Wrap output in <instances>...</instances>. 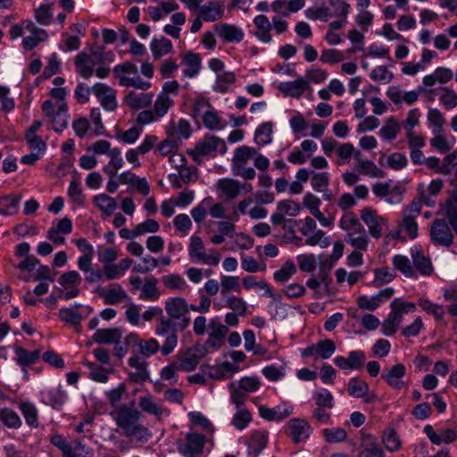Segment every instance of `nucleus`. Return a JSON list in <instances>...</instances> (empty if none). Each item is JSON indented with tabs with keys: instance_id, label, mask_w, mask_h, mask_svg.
I'll return each instance as SVG.
<instances>
[{
	"instance_id": "cd10ccee",
	"label": "nucleus",
	"mask_w": 457,
	"mask_h": 457,
	"mask_svg": "<svg viewBox=\"0 0 457 457\" xmlns=\"http://www.w3.org/2000/svg\"><path fill=\"white\" fill-rule=\"evenodd\" d=\"M329 272L328 270L321 268L319 274L316 277H312L306 281V286L314 291V298H320L321 293L319 291L321 286H324V289L328 291L329 287Z\"/></svg>"
},
{
	"instance_id": "6e6d98bb",
	"label": "nucleus",
	"mask_w": 457,
	"mask_h": 457,
	"mask_svg": "<svg viewBox=\"0 0 457 457\" xmlns=\"http://www.w3.org/2000/svg\"><path fill=\"white\" fill-rule=\"evenodd\" d=\"M345 241L354 249L366 251L369 245V237L365 231L356 235H346Z\"/></svg>"
},
{
	"instance_id": "c9c22d12",
	"label": "nucleus",
	"mask_w": 457,
	"mask_h": 457,
	"mask_svg": "<svg viewBox=\"0 0 457 457\" xmlns=\"http://www.w3.org/2000/svg\"><path fill=\"white\" fill-rule=\"evenodd\" d=\"M93 204L106 216L112 215L117 208L115 199L106 194L96 195Z\"/></svg>"
},
{
	"instance_id": "7c9ffc66",
	"label": "nucleus",
	"mask_w": 457,
	"mask_h": 457,
	"mask_svg": "<svg viewBox=\"0 0 457 457\" xmlns=\"http://www.w3.org/2000/svg\"><path fill=\"white\" fill-rule=\"evenodd\" d=\"M358 457H385V454L383 450L378 446L375 438L367 435L362 437L361 450Z\"/></svg>"
},
{
	"instance_id": "6e6552de",
	"label": "nucleus",
	"mask_w": 457,
	"mask_h": 457,
	"mask_svg": "<svg viewBox=\"0 0 457 457\" xmlns=\"http://www.w3.org/2000/svg\"><path fill=\"white\" fill-rule=\"evenodd\" d=\"M421 212V201L412 200L403 211V220L400 224L410 238L414 239L418 236V223L416 219Z\"/></svg>"
},
{
	"instance_id": "a878e982",
	"label": "nucleus",
	"mask_w": 457,
	"mask_h": 457,
	"mask_svg": "<svg viewBox=\"0 0 457 457\" xmlns=\"http://www.w3.org/2000/svg\"><path fill=\"white\" fill-rule=\"evenodd\" d=\"M215 30L227 42H240L244 37V32L240 28L228 23L216 25Z\"/></svg>"
},
{
	"instance_id": "412c9836",
	"label": "nucleus",
	"mask_w": 457,
	"mask_h": 457,
	"mask_svg": "<svg viewBox=\"0 0 457 457\" xmlns=\"http://www.w3.org/2000/svg\"><path fill=\"white\" fill-rule=\"evenodd\" d=\"M138 407L142 411L154 415L157 420H161L162 414L166 411L165 408L162 404L158 403L154 397L150 394H146L139 397Z\"/></svg>"
},
{
	"instance_id": "58836bf2",
	"label": "nucleus",
	"mask_w": 457,
	"mask_h": 457,
	"mask_svg": "<svg viewBox=\"0 0 457 457\" xmlns=\"http://www.w3.org/2000/svg\"><path fill=\"white\" fill-rule=\"evenodd\" d=\"M110 162L104 167V171L112 179L116 175L118 170L123 165V160L121 157V152L119 148H112V152L108 154Z\"/></svg>"
},
{
	"instance_id": "de8ad7c7",
	"label": "nucleus",
	"mask_w": 457,
	"mask_h": 457,
	"mask_svg": "<svg viewBox=\"0 0 457 457\" xmlns=\"http://www.w3.org/2000/svg\"><path fill=\"white\" fill-rule=\"evenodd\" d=\"M0 421L11 428H18L21 426L19 415L10 408L0 409Z\"/></svg>"
},
{
	"instance_id": "4468645a",
	"label": "nucleus",
	"mask_w": 457,
	"mask_h": 457,
	"mask_svg": "<svg viewBox=\"0 0 457 457\" xmlns=\"http://www.w3.org/2000/svg\"><path fill=\"white\" fill-rule=\"evenodd\" d=\"M208 327L210 332L204 345L206 346L207 350L208 348L217 350L224 344L225 337L228 333V328L226 325L220 324L215 319L210 320Z\"/></svg>"
},
{
	"instance_id": "8fccbe9b",
	"label": "nucleus",
	"mask_w": 457,
	"mask_h": 457,
	"mask_svg": "<svg viewBox=\"0 0 457 457\" xmlns=\"http://www.w3.org/2000/svg\"><path fill=\"white\" fill-rule=\"evenodd\" d=\"M325 440L330 444L344 442L347 438L346 431L339 427H333L322 430Z\"/></svg>"
},
{
	"instance_id": "4c0bfd02",
	"label": "nucleus",
	"mask_w": 457,
	"mask_h": 457,
	"mask_svg": "<svg viewBox=\"0 0 457 457\" xmlns=\"http://www.w3.org/2000/svg\"><path fill=\"white\" fill-rule=\"evenodd\" d=\"M273 124L270 121L263 122L255 130L254 141L260 146H264L272 141Z\"/></svg>"
},
{
	"instance_id": "a19ab883",
	"label": "nucleus",
	"mask_w": 457,
	"mask_h": 457,
	"mask_svg": "<svg viewBox=\"0 0 457 457\" xmlns=\"http://www.w3.org/2000/svg\"><path fill=\"white\" fill-rule=\"evenodd\" d=\"M184 64L187 68L183 71L185 77H195L200 71L201 60L198 54L194 53H187L183 59Z\"/></svg>"
},
{
	"instance_id": "39448f33",
	"label": "nucleus",
	"mask_w": 457,
	"mask_h": 457,
	"mask_svg": "<svg viewBox=\"0 0 457 457\" xmlns=\"http://www.w3.org/2000/svg\"><path fill=\"white\" fill-rule=\"evenodd\" d=\"M155 334L163 337L161 353L163 356L171 353L178 345V329L175 322L170 318L161 317L155 328Z\"/></svg>"
},
{
	"instance_id": "2eb2a0df",
	"label": "nucleus",
	"mask_w": 457,
	"mask_h": 457,
	"mask_svg": "<svg viewBox=\"0 0 457 457\" xmlns=\"http://www.w3.org/2000/svg\"><path fill=\"white\" fill-rule=\"evenodd\" d=\"M92 90L106 111L112 112L117 108L116 92L111 87L96 83Z\"/></svg>"
},
{
	"instance_id": "69168bd1",
	"label": "nucleus",
	"mask_w": 457,
	"mask_h": 457,
	"mask_svg": "<svg viewBox=\"0 0 457 457\" xmlns=\"http://www.w3.org/2000/svg\"><path fill=\"white\" fill-rule=\"evenodd\" d=\"M277 211L285 216L295 217L300 212V205L294 200H282L278 203Z\"/></svg>"
},
{
	"instance_id": "3c124183",
	"label": "nucleus",
	"mask_w": 457,
	"mask_h": 457,
	"mask_svg": "<svg viewBox=\"0 0 457 457\" xmlns=\"http://www.w3.org/2000/svg\"><path fill=\"white\" fill-rule=\"evenodd\" d=\"M428 120L433 127V134H439L443 131L445 118L443 113L436 108H430L428 112Z\"/></svg>"
},
{
	"instance_id": "20e7f679",
	"label": "nucleus",
	"mask_w": 457,
	"mask_h": 457,
	"mask_svg": "<svg viewBox=\"0 0 457 457\" xmlns=\"http://www.w3.org/2000/svg\"><path fill=\"white\" fill-rule=\"evenodd\" d=\"M257 154V149L247 145H241L235 150L232 158V171L234 175L239 176L245 179H253L256 176L253 168L246 167L249 160Z\"/></svg>"
},
{
	"instance_id": "37998d69",
	"label": "nucleus",
	"mask_w": 457,
	"mask_h": 457,
	"mask_svg": "<svg viewBox=\"0 0 457 457\" xmlns=\"http://www.w3.org/2000/svg\"><path fill=\"white\" fill-rule=\"evenodd\" d=\"M400 130V123L395 117L391 116L386 120L384 126L380 129V135L384 139L393 140L397 137Z\"/></svg>"
},
{
	"instance_id": "72a5a7b5",
	"label": "nucleus",
	"mask_w": 457,
	"mask_h": 457,
	"mask_svg": "<svg viewBox=\"0 0 457 457\" xmlns=\"http://www.w3.org/2000/svg\"><path fill=\"white\" fill-rule=\"evenodd\" d=\"M268 440L264 431H254L248 441L249 453L256 457L265 447Z\"/></svg>"
},
{
	"instance_id": "ddd939ff",
	"label": "nucleus",
	"mask_w": 457,
	"mask_h": 457,
	"mask_svg": "<svg viewBox=\"0 0 457 457\" xmlns=\"http://www.w3.org/2000/svg\"><path fill=\"white\" fill-rule=\"evenodd\" d=\"M361 219L367 225L369 233L374 238L381 237L383 228L386 227V220L378 215L370 207L363 208L361 212Z\"/></svg>"
},
{
	"instance_id": "680f3d73",
	"label": "nucleus",
	"mask_w": 457,
	"mask_h": 457,
	"mask_svg": "<svg viewBox=\"0 0 457 457\" xmlns=\"http://www.w3.org/2000/svg\"><path fill=\"white\" fill-rule=\"evenodd\" d=\"M212 197H205L200 204L191 210V215L196 223H201L206 217L207 208L212 204Z\"/></svg>"
},
{
	"instance_id": "2f4dec72",
	"label": "nucleus",
	"mask_w": 457,
	"mask_h": 457,
	"mask_svg": "<svg viewBox=\"0 0 457 457\" xmlns=\"http://www.w3.org/2000/svg\"><path fill=\"white\" fill-rule=\"evenodd\" d=\"M445 214L457 234V187L454 188L444 205Z\"/></svg>"
},
{
	"instance_id": "9d476101",
	"label": "nucleus",
	"mask_w": 457,
	"mask_h": 457,
	"mask_svg": "<svg viewBox=\"0 0 457 457\" xmlns=\"http://www.w3.org/2000/svg\"><path fill=\"white\" fill-rule=\"evenodd\" d=\"M217 192L220 196L227 200L237 198L241 192L250 193L253 191V186L250 183H241L233 179H220L216 183Z\"/></svg>"
},
{
	"instance_id": "0eeeda50",
	"label": "nucleus",
	"mask_w": 457,
	"mask_h": 457,
	"mask_svg": "<svg viewBox=\"0 0 457 457\" xmlns=\"http://www.w3.org/2000/svg\"><path fill=\"white\" fill-rule=\"evenodd\" d=\"M431 242L437 246L449 248L453 244V234L448 223L443 219H436L430 226Z\"/></svg>"
},
{
	"instance_id": "bf43d9fd",
	"label": "nucleus",
	"mask_w": 457,
	"mask_h": 457,
	"mask_svg": "<svg viewBox=\"0 0 457 457\" xmlns=\"http://www.w3.org/2000/svg\"><path fill=\"white\" fill-rule=\"evenodd\" d=\"M311 184L312 188L319 191H325L328 188L329 174L326 171L323 172H312Z\"/></svg>"
},
{
	"instance_id": "b1692460",
	"label": "nucleus",
	"mask_w": 457,
	"mask_h": 457,
	"mask_svg": "<svg viewBox=\"0 0 457 457\" xmlns=\"http://www.w3.org/2000/svg\"><path fill=\"white\" fill-rule=\"evenodd\" d=\"M308 86L309 84L304 79L299 78L295 81L280 83L278 90L291 97L299 98L308 88Z\"/></svg>"
},
{
	"instance_id": "052dcab7",
	"label": "nucleus",
	"mask_w": 457,
	"mask_h": 457,
	"mask_svg": "<svg viewBox=\"0 0 457 457\" xmlns=\"http://www.w3.org/2000/svg\"><path fill=\"white\" fill-rule=\"evenodd\" d=\"M452 173H457V154L452 153L447 154L442 161L440 165L439 174L441 175H451Z\"/></svg>"
},
{
	"instance_id": "864d4df0",
	"label": "nucleus",
	"mask_w": 457,
	"mask_h": 457,
	"mask_svg": "<svg viewBox=\"0 0 457 457\" xmlns=\"http://www.w3.org/2000/svg\"><path fill=\"white\" fill-rule=\"evenodd\" d=\"M313 400L316 406L325 407L327 409H332L334 407V397L332 394L325 388H320L314 392Z\"/></svg>"
},
{
	"instance_id": "a18cd8bd",
	"label": "nucleus",
	"mask_w": 457,
	"mask_h": 457,
	"mask_svg": "<svg viewBox=\"0 0 457 457\" xmlns=\"http://www.w3.org/2000/svg\"><path fill=\"white\" fill-rule=\"evenodd\" d=\"M355 170L361 174L370 176L371 178L382 179L386 173L379 169L372 161L365 160L361 162L359 166H355Z\"/></svg>"
},
{
	"instance_id": "13d9d810",
	"label": "nucleus",
	"mask_w": 457,
	"mask_h": 457,
	"mask_svg": "<svg viewBox=\"0 0 457 457\" xmlns=\"http://www.w3.org/2000/svg\"><path fill=\"white\" fill-rule=\"evenodd\" d=\"M394 267L401 271L405 277L411 278L414 276V271L410 260L403 255H395L393 258Z\"/></svg>"
},
{
	"instance_id": "423d86ee",
	"label": "nucleus",
	"mask_w": 457,
	"mask_h": 457,
	"mask_svg": "<svg viewBox=\"0 0 457 457\" xmlns=\"http://www.w3.org/2000/svg\"><path fill=\"white\" fill-rule=\"evenodd\" d=\"M226 149L225 142L215 137H205L203 141L197 143L194 149L188 150L187 154L192 156L195 162L200 163L201 157L212 154L217 151L224 153Z\"/></svg>"
},
{
	"instance_id": "473e14b6",
	"label": "nucleus",
	"mask_w": 457,
	"mask_h": 457,
	"mask_svg": "<svg viewBox=\"0 0 457 457\" xmlns=\"http://www.w3.org/2000/svg\"><path fill=\"white\" fill-rule=\"evenodd\" d=\"M153 56L155 60L161 59L162 56L172 52L173 46L170 39L161 37L154 38L150 44Z\"/></svg>"
},
{
	"instance_id": "603ef678",
	"label": "nucleus",
	"mask_w": 457,
	"mask_h": 457,
	"mask_svg": "<svg viewBox=\"0 0 457 457\" xmlns=\"http://www.w3.org/2000/svg\"><path fill=\"white\" fill-rule=\"evenodd\" d=\"M163 285L171 290L184 291L187 287L185 279L178 274H169L162 278Z\"/></svg>"
},
{
	"instance_id": "c03bdc74",
	"label": "nucleus",
	"mask_w": 457,
	"mask_h": 457,
	"mask_svg": "<svg viewBox=\"0 0 457 457\" xmlns=\"http://www.w3.org/2000/svg\"><path fill=\"white\" fill-rule=\"evenodd\" d=\"M369 389L368 383L358 378H352L348 383L347 392L353 397L361 398L367 395Z\"/></svg>"
},
{
	"instance_id": "aec40b11",
	"label": "nucleus",
	"mask_w": 457,
	"mask_h": 457,
	"mask_svg": "<svg viewBox=\"0 0 457 457\" xmlns=\"http://www.w3.org/2000/svg\"><path fill=\"white\" fill-rule=\"evenodd\" d=\"M406 369L402 363L392 366L386 373L382 374V378L395 389L400 390L403 386V377L405 376Z\"/></svg>"
},
{
	"instance_id": "ea45409f",
	"label": "nucleus",
	"mask_w": 457,
	"mask_h": 457,
	"mask_svg": "<svg viewBox=\"0 0 457 457\" xmlns=\"http://www.w3.org/2000/svg\"><path fill=\"white\" fill-rule=\"evenodd\" d=\"M21 195H4L0 197V214L13 215L17 213Z\"/></svg>"
},
{
	"instance_id": "5701e85b",
	"label": "nucleus",
	"mask_w": 457,
	"mask_h": 457,
	"mask_svg": "<svg viewBox=\"0 0 457 457\" xmlns=\"http://www.w3.org/2000/svg\"><path fill=\"white\" fill-rule=\"evenodd\" d=\"M154 98L153 93H137L130 91L124 98L125 104L131 109L138 110L149 106Z\"/></svg>"
},
{
	"instance_id": "4d7b16f0",
	"label": "nucleus",
	"mask_w": 457,
	"mask_h": 457,
	"mask_svg": "<svg viewBox=\"0 0 457 457\" xmlns=\"http://www.w3.org/2000/svg\"><path fill=\"white\" fill-rule=\"evenodd\" d=\"M81 307V304H75L72 308H62L59 310V318L71 325L76 321H81L83 317L78 312V309Z\"/></svg>"
},
{
	"instance_id": "6ab92c4d",
	"label": "nucleus",
	"mask_w": 457,
	"mask_h": 457,
	"mask_svg": "<svg viewBox=\"0 0 457 457\" xmlns=\"http://www.w3.org/2000/svg\"><path fill=\"white\" fill-rule=\"evenodd\" d=\"M165 130L167 136L175 138L180 144L183 139H187L192 133L190 123L184 119H180L178 123L170 122L166 126Z\"/></svg>"
},
{
	"instance_id": "a211bd4d",
	"label": "nucleus",
	"mask_w": 457,
	"mask_h": 457,
	"mask_svg": "<svg viewBox=\"0 0 457 457\" xmlns=\"http://www.w3.org/2000/svg\"><path fill=\"white\" fill-rule=\"evenodd\" d=\"M258 411L262 419L269 421H278L290 416L294 408L291 405H278L275 408L261 405Z\"/></svg>"
},
{
	"instance_id": "f704fd0d",
	"label": "nucleus",
	"mask_w": 457,
	"mask_h": 457,
	"mask_svg": "<svg viewBox=\"0 0 457 457\" xmlns=\"http://www.w3.org/2000/svg\"><path fill=\"white\" fill-rule=\"evenodd\" d=\"M129 365L136 369V372L130 374V379L134 382L145 381L148 378L146 363L135 354L129 359Z\"/></svg>"
},
{
	"instance_id": "393cba45",
	"label": "nucleus",
	"mask_w": 457,
	"mask_h": 457,
	"mask_svg": "<svg viewBox=\"0 0 457 457\" xmlns=\"http://www.w3.org/2000/svg\"><path fill=\"white\" fill-rule=\"evenodd\" d=\"M122 337V330L119 328L96 329L93 340L98 344L110 345L117 343Z\"/></svg>"
},
{
	"instance_id": "338daca9",
	"label": "nucleus",
	"mask_w": 457,
	"mask_h": 457,
	"mask_svg": "<svg viewBox=\"0 0 457 457\" xmlns=\"http://www.w3.org/2000/svg\"><path fill=\"white\" fill-rule=\"evenodd\" d=\"M236 81V76L233 72H224L218 75L214 90L220 93L227 92L228 87Z\"/></svg>"
},
{
	"instance_id": "1a4fd4ad",
	"label": "nucleus",
	"mask_w": 457,
	"mask_h": 457,
	"mask_svg": "<svg viewBox=\"0 0 457 457\" xmlns=\"http://www.w3.org/2000/svg\"><path fill=\"white\" fill-rule=\"evenodd\" d=\"M206 354V346L200 344H196L184 352H179L177 355V358L179 361V363L178 364L179 368H180V370L187 372L192 371L197 367L200 361Z\"/></svg>"
},
{
	"instance_id": "f03ea898",
	"label": "nucleus",
	"mask_w": 457,
	"mask_h": 457,
	"mask_svg": "<svg viewBox=\"0 0 457 457\" xmlns=\"http://www.w3.org/2000/svg\"><path fill=\"white\" fill-rule=\"evenodd\" d=\"M112 55L103 47L92 48L88 54L81 52L74 59L77 72L86 79H90L94 74V67L104 64L105 61H112Z\"/></svg>"
},
{
	"instance_id": "e433bc0d",
	"label": "nucleus",
	"mask_w": 457,
	"mask_h": 457,
	"mask_svg": "<svg viewBox=\"0 0 457 457\" xmlns=\"http://www.w3.org/2000/svg\"><path fill=\"white\" fill-rule=\"evenodd\" d=\"M198 16L205 21H216L223 16V9L219 4L209 3L199 7Z\"/></svg>"
},
{
	"instance_id": "c756f323",
	"label": "nucleus",
	"mask_w": 457,
	"mask_h": 457,
	"mask_svg": "<svg viewBox=\"0 0 457 457\" xmlns=\"http://www.w3.org/2000/svg\"><path fill=\"white\" fill-rule=\"evenodd\" d=\"M411 258L415 268L424 276H430L433 272V266L428 257L425 256L419 248L411 250Z\"/></svg>"
},
{
	"instance_id": "9b49d317",
	"label": "nucleus",
	"mask_w": 457,
	"mask_h": 457,
	"mask_svg": "<svg viewBox=\"0 0 457 457\" xmlns=\"http://www.w3.org/2000/svg\"><path fill=\"white\" fill-rule=\"evenodd\" d=\"M205 436L198 433H187L184 439L177 441L178 451L186 457L201 454L205 444Z\"/></svg>"
},
{
	"instance_id": "e2e57ef3",
	"label": "nucleus",
	"mask_w": 457,
	"mask_h": 457,
	"mask_svg": "<svg viewBox=\"0 0 457 457\" xmlns=\"http://www.w3.org/2000/svg\"><path fill=\"white\" fill-rule=\"evenodd\" d=\"M172 104L173 101L167 95L160 94L154 103V114L159 118L164 116Z\"/></svg>"
},
{
	"instance_id": "7ed1b4c3",
	"label": "nucleus",
	"mask_w": 457,
	"mask_h": 457,
	"mask_svg": "<svg viewBox=\"0 0 457 457\" xmlns=\"http://www.w3.org/2000/svg\"><path fill=\"white\" fill-rule=\"evenodd\" d=\"M188 256L193 262L208 266H217L221 258L215 248L207 251L204 241L198 236H192L189 239Z\"/></svg>"
},
{
	"instance_id": "f8f14e48",
	"label": "nucleus",
	"mask_w": 457,
	"mask_h": 457,
	"mask_svg": "<svg viewBox=\"0 0 457 457\" xmlns=\"http://www.w3.org/2000/svg\"><path fill=\"white\" fill-rule=\"evenodd\" d=\"M51 443L62 452V457H86L87 454L86 445L79 440L68 442L62 436L54 435Z\"/></svg>"
},
{
	"instance_id": "bb28decb",
	"label": "nucleus",
	"mask_w": 457,
	"mask_h": 457,
	"mask_svg": "<svg viewBox=\"0 0 457 457\" xmlns=\"http://www.w3.org/2000/svg\"><path fill=\"white\" fill-rule=\"evenodd\" d=\"M57 112L52 117H50V121L52 123L53 129L56 132H62L68 126V106L65 102H58L56 104Z\"/></svg>"
},
{
	"instance_id": "f257e3e1",
	"label": "nucleus",
	"mask_w": 457,
	"mask_h": 457,
	"mask_svg": "<svg viewBox=\"0 0 457 457\" xmlns=\"http://www.w3.org/2000/svg\"><path fill=\"white\" fill-rule=\"evenodd\" d=\"M115 420L126 436L136 437L139 441H147L151 436L150 430L139 422L141 413L135 408L134 403H121L112 412Z\"/></svg>"
},
{
	"instance_id": "f3484780",
	"label": "nucleus",
	"mask_w": 457,
	"mask_h": 457,
	"mask_svg": "<svg viewBox=\"0 0 457 457\" xmlns=\"http://www.w3.org/2000/svg\"><path fill=\"white\" fill-rule=\"evenodd\" d=\"M288 435L294 443L306 440L312 428L309 423L303 419H292L287 423Z\"/></svg>"
},
{
	"instance_id": "79ce46f5",
	"label": "nucleus",
	"mask_w": 457,
	"mask_h": 457,
	"mask_svg": "<svg viewBox=\"0 0 457 457\" xmlns=\"http://www.w3.org/2000/svg\"><path fill=\"white\" fill-rule=\"evenodd\" d=\"M157 278L154 277H146L145 283L142 287L140 293V299L143 300H155L159 297V292L157 288Z\"/></svg>"
},
{
	"instance_id": "5fc2aeb1",
	"label": "nucleus",
	"mask_w": 457,
	"mask_h": 457,
	"mask_svg": "<svg viewBox=\"0 0 457 457\" xmlns=\"http://www.w3.org/2000/svg\"><path fill=\"white\" fill-rule=\"evenodd\" d=\"M138 351L144 357L148 358L161 351V345L155 338L141 339L138 341Z\"/></svg>"
},
{
	"instance_id": "c85d7f7f",
	"label": "nucleus",
	"mask_w": 457,
	"mask_h": 457,
	"mask_svg": "<svg viewBox=\"0 0 457 457\" xmlns=\"http://www.w3.org/2000/svg\"><path fill=\"white\" fill-rule=\"evenodd\" d=\"M253 24L257 29V30L254 33L255 37L264 43L270 42L271 41L270 29L272 27V24L269 21L268 17L263 14L257 15L253 19Z\"/></svg>"
},
{
	"instance_id": "49530a36",
	"label": "nucleus",
	"mask_w": 457,
	"mask_h": 457,
	"mask_svg": "<svg viewBox=\"0 0 457 457\" xmlns=\"http://www.w3.org/2000/svg\"><path fill=\"white\" fill-rule=\"evenodd\" d=\"M402 321L403 315L392 310L382 324L383 333L386 336L394 335Z\"/></svg>"
},
{
	"instance_id": "09e8293b",
	"label": "nucleus",
	"mask_w": 457,
	"mask_h": 457,
	"mask_svg": "<svg viewBox=\"0 0 457 457\" xmlns=\"http://www.w3.org/2000/svg\"><path fill=\"white\" fill-rule=\"evenodd\" d=\"M14 352L17 355V361L22 366H28L34 363L40 355L38 350L29 352L21 346H16Z\"/></svg>"
},
{
	"instance_id": "dca6fc26",
	"label": "nucleus",
	"mask_w": 457,
	"mask_h": 457,
	"mask_svg": "<svg viewBox=\"0 0 457 457\" xmlns=\"http://www.w3.org/2000/svg\"><path fill=\"white\" fill-rule=\"evenodd\" d=\"M95 292L104 299L106 304H117L129 297L120 284H112L109 288L98 287Z\"/></svg>"
},
{
	"instance_id": "774afa93",
	"label": "nucleus",
	"mask_w": 457,
	"mask_h": 457,
	"mask_svg": "<svg viewBox=\"0 0 457 457\" xmlns=\"http://www.w3.org/2000/svg\"><path fill=\"white\" fill-rule=\"evenodd\" d=\"M419 305L423 311L434 315L436 319L442 320L444 318L445 309L442 305L434 303L428 299H420Z\"/></svg>"
},
{
	"instance_id": "4be33fe9",
	"label": "nucleus",
	"mask_w": 457,
	"mask_h": 457,
	"mask_svg": "<svg viewBox=\"0 0 457 457\" xmlns=\"http://www.w3.org/2000/svg\"><path fill=\"white\" fill-rule=\"evenodd\" d=\"M165 311L170 318L179 320L189 312V307L183 297H173L166 301Z\"/></svg>"
},
{
	"instance_id": "0e129e2a",
	"label": "nucleus",
	"mask_w": 457,
	"mask_h": 457,
	"mask_svg": "<svg viewBox=\"0 0 457 457\" xmlns=\"http://www.w3.org/2000/svg\"><path fill=\"white\" fill-rule=\"evenodd\" d=\"M296 271V268L292 261H287L281 269L277 270L273 278L277 282L287 281Z\"/></svg>"
}]
</instances>
